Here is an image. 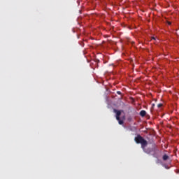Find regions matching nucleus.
Wrapping results in <instances>:
<instances>
[{
  "label": "nucleus",
  "instance_id": "1",
  "mask_svg": "<svg viewBox=\"0 0 179 179\" xmlns=\"http://www.w3.org/2000/svg\"><path fill=\"white\" fill-rule=\"evenodd\" d=\"M146 147H144L143 149V152L145 153H147V155H150V153H153L152 156L154 157H156V153L159 152V149H157V145L156 144L152 145V148H145Z\"/></svg>",
  "mask_w": 179,
  "mask_h": 179
},
{
  "label": "nucleus",
  "instance_id": "2",
  "mask_svg": "<svg viewBox=\"0 0 179 179\" xmlns=\"http://www.w3.org/2000/svg\"><path fill=\"white\" fill-rule=\"evenodd\" d=\"M134 141L136 143H138V144L141 143V148H146V146H148V141L145 140V138H143V137H142V136L139 134L134 138Z\"/></svg>",
  "mask_w": 179,
  "mask_h": 179
},
{
  "label": "nucleus",
  "instance_id": "3",
  "mask_svg": "<svg viewBox=\"0 0 179 179\" xmlns=\"http://www.w3.org/2000/svg\"><path fill=\"white\" fill-rule=\"evenodd\" d=\"M114 112L116 113V120H120V116L121 115V110L115 109Z\"/></svg>",
  "mask_w": 179,
  "mask_h": 179
},
{
  "label": "nucleus",
  "instance_id": "4",
  "mask_svg": "<svg viewBox=\"0 0 179 179\" xmlns=\"http://www.w3.org/2000/svg\"><path fill=\"white\" fill-rule=\"evenodd\" d=\"M170 159V157H169V155H167V154H165L163 155L162 157V159L166 162V160H169Z\"/></svg>",
  "mask_w": 179,
  "mask_h": 179
},
{
  "label": "nucleus",
  "instance_id": "5",
  "mask_svg": "<svg viewBox=\"0 0 179 179\" xmlns=\"http://www.w3.org/2000/svg\"><path fill=\"white\" fill-rule=\"evenodd\" d=\"M140 115H141V117H145V115H146V112L145 111V110H141V112H140Z\"/></svg>",
  "mask_w": 179,
  "mask_h": 179
},
{
  "label": "nucleus",
  "instance_id": "6",
  "mask_svg": "<svg viewBox=\"0 0 179 179\" xmlns=\"http://www.w3.org/2000/svg\"><path fill=\"white\" fill-rule=\"evenodd\" d=\"M117 121H118L120 125H122V124H124V120H121L120 118H119V120H117Z\"/></svg>",
  "mask_w": 179,
  "mask_h": 179
},
{
  "label": "nucleus",
  "instance_id": "7",
  "mask_svg": "<svg viewBox=\"0 0 179 179\" xmlns=\"http://www.w3.org/2000/svg\"><path fill=\"white\" fill-rule=\"evenodd\" d=\"M127 121H129V122H132V117L129 116V117H127Z\"/></svg>",
  "mask_w": 179,
  "mask_h": 179
},
{
  "label": "nucleus",
  "instance_id": "8",
  "mask_svg": "<svg viewBox=\"0 0 179 179\" xmlns=\"http://www.w3.org/2000/svg\"><path fill=\"white\" fill-rule=\"evenodd\" d=\"M158 108H160L161 107H163V103H159L157 105Z\"/></svg>",
  "mask_w": 179,
  "mask_h": 179
},
{
  "label": "nucleus",
  "instance_id": "9",
  "mask_svg": "<svg viewBox=\"0 0 179 179\" xmlns=\"http://www.w3.org/2000/svg\"><path fill=\"white\" fill-rule=\"evenodd\" d=\"M117 94H121V92H120V91H117Z\"/></svg>",
  "mask_w": 179,
  "mask_h": 179
},
{
  "label": "nucleus",
  "instance_id": "10",
  "mask_svg": "<svg viewBox=\"0 0 179 179\" xmlns=\"http://www.w3.org/2000/svg\"><path fill=\"white\" fill-rule=\"evenodd\" d=\"M168 24L170 26V24H171V22H168Z\"/></svg>",
  "mask_w": 179,
  "mask_h": 179
},
{
  "label": "nucleus",
  "instance_id": "11",
  "mask_svg": "<svg viewBox=\"0 0 179 179\" xmlns=\"http://www.w3.org/2000/svg\"><path fill=\"white\" fill-rule=\"evenodd\" d=\"M152 40H156V38L155 37H152Z\"/></svg>",
  "mask_w": 179,
  "mask_h": 179
}]
</instances>
